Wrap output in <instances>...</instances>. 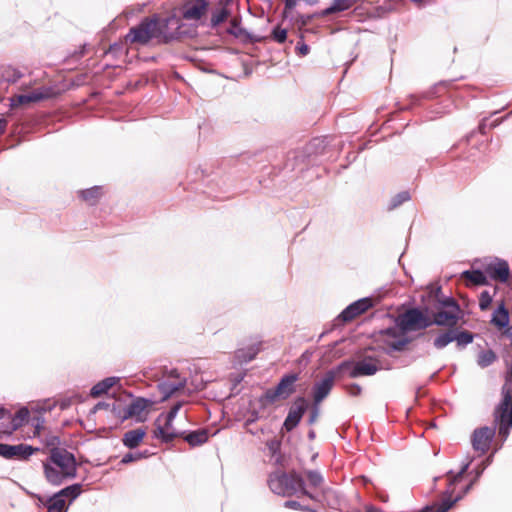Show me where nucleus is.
<instances>
[{"mask_svg": "<svg viewBox=\"0 0 512 512\" xmlns=\"http://www.w3.org/2000/svg\"><path fill=\"white\" fill-rule=\"evenodd\" d=\"M7 125V121L4 119H0V135L4 132Z\"/></svg>", "mask_w": 512, "mask_h": 512, "instance_id": "48", "label": "nucleus"}, {"mask_svg": "<svg viewBox=\"0 0 512 512\" xmlns=\"http://www.w3.org/2000/svg\"><path fill=\"white\" fill-rule=\"evenodd\" d=\"M491 301H492V296L489 295L487 290H484L480 297V303H479L480 308L482 310H486L490 306Z\"/></svg>", "mask_w": 512, "mask_h": 512, "instance_id": "39", "label": "nucleus"}, {"mask_svg": "<svg viewBox=\"0 0 512 512\" xmlns=\"http://www.w3.org/2000/svg\"><path fill=\"white\" fill-rule=\"evenodd\" d=\"M169 378L175 380V373H172V370L169 372Z\"/></svg>", "mask_w": 512, "mask_h": 512, "instance_id": "50", "label": "nucleus"}, {"mask_svg": "<svg viewBox=\"0 0 512 512\" xmlns=\"http://www.w3.org/2000/svg\"><path fill=\"white\" fill-rule=\"evenodd\" d=\"M268 486L277 495L290 497L300 493L313 499V496L305 489L303 478L296 471L272 472L268 477Z\"/></svg>", "mask_w": 512, "mask_h": 512, "instance_id": "2", "label": "nucleus"}, {"mask_svg": "<svg viewBox=\"0 0 512 512\" xmlns=\"http://www.w3.org/2000/svg\"><path fill=\"white\" fill-rule=\"evenodd\" d=\"M356 0H333V3L328 7L324 14H331L349 9Z\"/></svg>", "mask_w": 512, "mask_h": 512, "instance_id": "29", "label": "nucleus"}, {"mask_svg": "<svg viewBox=\"0 0 512 512\" xmlns=\"http://www.w3.org/2000/svg\"><path fill=\"white\" fill-rule=\"evenodd\" d=\"M82 196L86 201L93 202L100 196V188L93 187L91 189L85 190L82 192Z\"/></svg>", "mask_w": 512, "mask_h": 512, "instance_id": "37", "label": "nucleus"}, {"mask_svg": "<svg viewBox=\"0 0 512 512\" xmlns=\"http://www.w3.org/2000/svg\"><path fill=\"white\" fill-rule=\"evenodd\" d=\"M96 408H103V405H102L101 403H98V404L96 405Z\"/></svg>", "mask_w": 512, "mask_h": 512, "instance_id": "53", "label": "nucleus"}, {"mask_svg": "<svg viewBox=\"0 0 512 512\" xmlns=\"http://www.w3.org/2000/svg\"><path fill=\"white\" fill-rule=\"evenodd\" d=\"M29 414L30 413L27 408H21L13 416H11L5 409H0V419H4L6 416H9L10 418V425L3 430V433L10 435L22 427L28 421Z\"/></svg>", "mask_w": 512, "mask_h": 512, "instance_id": "18", "label": "nucleus"}, {"mask_svg": "<svg viewBox=\"0 0 512 512\" xmlns=\"http://www.w3.org/2000/svg\"><path fill=\"white\" fill-rule=\"evenodd\" d=\"M228 16V11L226 8L224 7H221L220 9H218L212 16V19H211V22L212 24L215 26V25H218L220 24L221 22H223Z\"/></svg>", "mask_w": 512, "mask_h": 512, "instance_id": "36", "label": "nucleus"}, {"mask_svg": "<svg viewBox=\"0 0 512 512\" xmlns=\"http://www.w3.org/2000/svg\"><path fill=\"white\" fill-rule=\"evenodd\" d=\"M40 449L28 444L9 445L0 443V456L8 460L27 461L34 453Z\"/></svg>", "mask_w": 512, "mask_h": 512, "instance_id": "11", "label": "nucleus"}, {"mask_svg": "<svg viewBox=\"0 0 512 512\" xmlns=\"http://www.w3.org/2000/svg\"><path fill=\"white\" fill-rule=\"evenodd\" d=\"M345 390L352 397H357L362 392L361 386L356 384V383H352V384L346 385L345 386Z\"/></svg>", "mask_w": 512, "mask_h": 512, "instance_id": "41", "label": "nucleus"}, {"mask_svg": "<svg viewBox=\"0 0 512 512\" xmlns=\"http://www.w3.org/2000/svg\"><path fill=\"white\" fill-rule=\"evenodd\" d=\"M35 497L47 507V512L67 511V505L64 499L56 498L54 495L48 499L38 495H36Z\"/></svg>", "mask_w": 512, "mask_h": 512, "instance_id": "25", "label": "nucleus"}, {"mask_svg": "<svg viewBox=\"0 0 512 512\" xmlns=\"http://www.w3.org/2000/svg\"><path fill=\"white\" fill-rule=\"evenodd\" d=\"M284 505L286 508L296 509V510L300 509V507H301L299 502L293 501V500L286 501Z\"/></svg>", "mask_w": 512, "mask_h": 512, "instance_id": "45", "label": "nucleus"}, {"mask_svg": "<svg viewBox=\"0 0 512 512\" xmlns=\"http://www.w3.org/2000/svg\"><path fill=\"white\" fill-rule=\"evenodd\" d=\"M149 401L144 398H137L130 403L124 412V419L136 417L142 420V414L147 409Z\"/></svg>", "mask_w": 512, "mask_h": 512, "instance_id": "22", "label": "nucleus"}, {"mask_svg": "<svg viewBox=\"0 0 512 512\" xmlns=\"http://www.w3.org/2000/svg\"><path fill=\"white\" fill-rule=\"evenodd\" d=\"M173 421L160 415L155 421L153 430L154 437L161 439L165 443L172 442L175 438H179L180 433L176 432L172 426Z\"/></svg>", "mask_w": 512, "mask_h": 512, "instance_id": "15", "label": "nucleus"}, {"mask_svg": "<svg viewBox=\"0 0 512 512\" xmlns=\"http://www.w3.org/2000/svg\"><path fill=\"white\" fill-rule=\"evenodd\" d=\"M453 341V330L449 329L448 331L440 334L434 340V346L437 349H442L446 347L449 343Z\"/></svg>", "mask_w": 512, "mask_h": 512, "instance_id": "33", "label": "nucleus"}, {"mask_svg": "<svg viewBox=\"0 0 512 512\" xmlns=\"http://www.w3.org/2000/svg\"><path fill=\"white\" fill-rule=\"evenodd\" d=\"M59 443H60L59 438L56 437V436H53V437H51L50 439H48L46 441V446L47 447H52L51 449H53V448H57Z\"/></svg>", "mask_w": 512, "mask_h": 512, "instance_id": "44", "label": "nucleus"}, {"mask_svg": "<svg viewBox=\"0 0 512 512\" xmlns=\"http://www.w3.org/2000/svg\"><path fill=\"white\" fill-rule=\"evenodd\" d=\"M306 477L309 481V484L313 487H319L323 482L322 476L316 471H307Z\"/></svg>", "mask_w": 512, "mask_h": 512, "instance_id": "35", "label": "nucleus"}, {"mask_svg": "<svg viewBox=\"0 0 512 512\" xmlns=\"http://www.w3.org/2000/svg\"><path fill=\"white\" fill-rule=\"evenodd\" d=\"M117 382V378L109 377L94 385L91 388L90 395L94 398L106 394Z\"/></svg>", "mask_w": 512, "mask_h": 512, "instance_id": "27", "label": "nucleus"}, {"mask_svg": "<svg viewBox=\"0 0 512 512\" xmlns=\"http://www.w3.org/2000/svg\"><path fill=\"white\" fill-rule=\"evenodd\" d=\"M407 343L408 341L406 339H400L389 343V346L394 350L401 351L405 348Z\"/></svg>", "mask_w": 512, "mask_h": 512, "instance_id": "42", "label": "nucleus"}, {"mask_svg": "<svg viewBox=\"0 0 512 512\" xmlns=\"http://www.w3.org/2000/svg\"><path fill=\"white\" fill-rule=\"evenodd\" d=\"M179 408H180L179 404L173 406L164 417L168 418V421H173L174 418L176 417V414L178 413Z\"/></svg>", "mask_w": 512, "mask_h": 512, "instance_id": "43", "label": "nucleus"}, {"mask_svg": "<svg viewBox=\"0 0 512 512\" xmlns=\"http://www.w3.org/2000/svg\"><path fill=\"white\" fill-rule=\"evenodd\" d=\"M43 469L46 480L52 485L58 486L62 484L64 480L70 478L62 470L57 468L55 465H52L50 462H44Z\"/></svg>", "mask_w": 512, "mask_h": 512, "instance_id": "21", "label": "nucleus"}, {"mask_svg": "<svg viewBox=\"0 0 512 512\" xmlns=\"http://www.w3.org/2000/svg\"><path fill=\"white\" fill-rule=\"evenodd\" d=\"M298 380V373L284 375L275 388L266 390L263 400L267 404H273L278 400L288 399L296 391L295 383Z\"/></svg>", "mask_w": 512, "mask_h": 512, "instance_id": "5", "label": "nucleus"}, {"mask_svg": "<svg viewBox=\"0 0 512 512\" xmlns=\"http://www.w3.org/2000/svg\"><path fill=\"white\" fill-rule=\"evenodd\" d=\"M144 455L142 453H127L121 460L122 464H129L131 462L138 461L142 459Z\"/></svg>", "mask_w": 512, "mask_h": 512, "instance_id": "40", "label": "nucleus"}, {"mask_svg": "<svg viewBox=\"0 0 512 512\" xmlns=\"http://www.w3.org/2000/svg\"><path fill=\"white\" fill-rule=\"evenodd\" d=\"M266 447L272 457L277 456L276 462H280V449H281V440L274 437L266 442Z\"/></svg>", "mask_w": 512, "mask_h": 512, "instance_id": "31", "label": "nucleus"}, {"mask_svg": "<svg viewBox=\"0 0 512 512\" xmlns=\"http://www.w3.org/2000/svg\"><path fill=\"white\" fill-rule=\"evenodd\" d=\"M494 421L498 425L499 435L505 440L512 428V363L502 387V400L494 412Z\"/></svg>", "mask_w": 512, "mask_h": 512, "instance_id": "3", "label": "nucleus"}, {"mask_svg": "<svg viewBox=\"0 0 512 512\" xmlns=\"http://www.w3.org/2000/svg\"><path fill=\"white\" fill-rule=\"evenodd\" d=\"M461 278L465 279L466 285H488V281L486 280V275L484 271L480 269H473L471 271H465L461 274Z\"/></svg>", "mask_w": 512, "mask_h": 512, "instance_id": "26", "label": "nucleus"}, {"mask_svg": "<svg viewBox=\"0 0 512 512\" xmlns=\"http://www.w3.org/2000/svg\"><path fill=\"white\" fill-rule=\"evenodd\" d=\"M307 409V402L304 397H298L290 408L288 415L284 421L283 428L290 432L301 421Z\"/></svg>", "mask_w": 512, "mask_h": 512, "instance_id": "14", "label": "nucleus"}, {"mask_svg": "<svg viewBox=\"0 0 512 512\" xmlns=\"http://www.w3.org/2000/svg\"><path fill=\"white\" fill-rule=\"evenodd\" d=\"M374 305L373 299L366 297L355 301L350 304L341 314L340 318L343 322H350L354 320L359 315L365 313L368 309L372 308Z\"/></svg>", "mask_w": 512, "mask_h": 512, "instance_id": "17", "label": "nucleus"}, {"mask_svg": "<svg viewBox=\"0 0 512 512\" xmlns=\"http://www.w3.org/2000/svg\"><path fill=\"white\" fill-rule=\"evenodd\" d=\"M398 197H399V201H398L397 204H400V203H402L404 201H407L409 199V194L407 192H403Z\"/></svg>", "mask_w": 512, "mask_h": 512, "instance_id": "47", "label": "nucleus"}, {"mask_svg": "<svg viewBox=\"0 0 512 512\" xmlns=\"http://www.w3.org/2000/svg\"><path fill=\"white\" fill-rule=\"evenodd\" d=\"M496 360V354L492 350L482 351L478 355L477 363L480 367L485 368Z\"/></svg>", "mask_w": 512, "mask_h": 512, "instance_id": "32", "label": "nucleus"}, {"mask_svg": "<svg viewBox=\"0 0 512 512\" xmlns=\"http://www.w3.org/2000/svg\"><path fill=\"white\" fill-rule=\"evenodd\" d=\"M480 268L483 269L486 278L490 277L499 283H506L510 275L508 263L498 258L484 259Z\"/></svg>", "mask_w": 512, "mask_h": 512, "instance_id": "9", "label": "nucleus"}, {"mask_svg": "<svg viewBox=\"0 0 512 512\" xmlns=\"http://www.w3.org/2000/svg\"><path fill=\"white\" fill-rule=\"evenodd\" d=\"M444 304L449 307V309L436 312L432 321L433 324L452 328L458 323L459 307L453 298H448Z\"/></svg>", "mask_w": 512, "mask_h": 512, "instance_id": "12", "label": "nucleus"}, {"mask_svg": "<svg viewBox=\"0 0 512 512\" xmlns=\"http://www.w3.org/2000/svg\"><path fill=\"white\" fill-rule=\"evenodd\" d=\"M494 436L495 427L485 426L474 430L471 436L473 449L481 455L485 454L490 449Z\"/></svg>", "mask_w": 512, "mask_h": 512, "instance_id": "13", "label": "nucleus"}, {"mask_svg": "<svg viewBox=\"0 0 512 512\" xmlns=\"http://www.w3.org/2000/svg\"><path fill=\"white\" fill-rule=\"evenodd\" d=\"M145 436L146 431L143 428L129 430L124 433L122 442L127 448L134 449L142 443Z\"/></svg>", "mask_w": 512, "mask_h": 512, "instance_id": "23", "label": "nucleus"}, {"mask_svg": "<svg viewBox=\"0 0 512 512\" xmlns=\"http://www.w3.org/2000/svg\"><path fill=\"white\" fill-rule=\"evenodd\" d=\"M53 96L51 88L37 87L31 88L29 86H21L20 93L14 95L9 99L10 108L17 109L21 107H28L31 104L41 102Z\"/></svg>", "mask_w": 512, "mask_h": 512, "instance_id": "4", "label": "nucleus"}, {"mask_svg": "<svg viewBox=\"0 0 512 512\" xmlns=\"http://www.w3.org/2000/svg\"><path fill=\"white\" fill-rule=\"evenodd\" d=\"M432 324V319L416 308L409 309L398 317V325L405 332L423 330Z\"/></svg>", "mask_w": 512, "mask_h": 512, "instance_id": "7", "label": "nucleus"}, {"mask_svg": "<svg viewBox=\"0 0 512 512\" xmlns=\"http://www.w3.org/2000/svg\"><path fill=\"white\" fill-rule=\"evenodd\" d=\"M298 50H299L300 54L306 55L309 52V47L305 44H302V45L298 46Z\"/></svg>", "mask_w": 512, "mask_h": 512, "instance_id": "46", "label": "nucleus"}, {"mask_svg": "<svg viewBox=\"0 0 512 512\" xmlns=\"http://www.w3.org/2000/svg\"><path fill=\"white\" fill-rule=\"evenodd\" d=\"M508 322L509 317L507 311L502 306L499 307V309L493 315L492 323L498 328L502 329L508 325Z\"/></svg>", "mask_w": 512, "mask_h": 512, "instance_id": "30", "label": "nucleus"}, {"mask_svg": "<svg viewBox=\"0 0 512 512\" xmlns=\"http://www.w3.org/2000/svg\"><path fill=\"white\" fill-rule=\"evenodd\" d=\"M52 465L62 470L66 475L73 478L76 475V461L73 454L64 449L53 448L47 460Z\"/></svg>", "mask_w": 512, "mask_h": 512, "instance_id": "10", "label": "nucleus"}, {"mask_svg": "<svg viewBox=\"0 0 512 512\" xmlns=\"http://www.w3.org/2000/svg\"><path fill=\"white\" fill-rule=\"evenodd\" d=\"M272 37L275 41L279 42V43H282L286 40L287 38V31L285 29H282L280 27H276L273 31H272Z\"/></svg>", "mask_w": 512, "mask_h": 512, "instance_id": "38", "label": "nucleus"}, {"mask_svg": "<svg viewBox=\"0 0 512 512\" xmlns=\"http://www.w3.org/2000/svg\"><path fill=\"white\" fill-rule=\"evenodd\" d=\"M250 350H252V354L249 356V358L247 360H252L254 359V357L257 355V353L259 352V348H251Z\"/></svg>", "mask_w": 512, "mask_h": 512, "instance_id": "49", "label": "nucleus"}, {"mask_svg": "<svg viewBox=\"0 0 512 512\" xmlns=\"http://www.w3.org/2000/svg\"><path fill=\"white\" fill-rule=\"evenodd\" d=\"M96 408H103V405H102L101 403H98V404L96 405Z\"/></svg>", "mask_w": 512, "mask_h": 512, "instance_id": "54", "label": "nucleus"}, {"mask_svg": "<svg viewBox=\"0 0 512 512\" xmlns=\"http://www.w3.org/2000/svg\"><path fill=\"white\" fill-rule=\"evenodd\" d=\"M35 428H36V431L34 432V435H39V426L36 425Z\"/></svg>", "mask_w": 512, "mask_h": 512, "instance_id": "51", "label": "nucleus"}, {"mask_svg": "<svg viewBox=\"0 0 512 512\" xmlns=\"http://www.w3.org/2000/svg\"><path fill=\"white\" fill-rule=\"evenodd\" d=\"M179 438H183L191 447L200 446L208 441V432L205 429H199L189 433L180 432Z\"/></svg>", "mask_w": 512, "mask_h": 512, "instance_id": "24", "label": "nucleus"}, {"mask_svg": "<svg viewBox=\"0 0 512 512\" xmlns=\"http://www.w3.org/2000/svg\"><path fill=\"white\" fill-rule=\"evenodd\" d=\"M473 338V334L469 331H461L457 334L453 331V341H456L459 346L471 343Z\"/></svg>", "mask_w": 512, "mask_h": 512, "instance_id": "34", "label": "nucleus"}, {"mask_svg": "<svg viewBox=\"0 0 512 512\" xmlns=\"http://www.w3.org/2000/svg\"><path fill=\"white\" fill-rule=\"evenodd\" d=\"M172 373H175V380L172 379L171 381H165L159 385L161 392L165 395V398L183 389L186 384L185 378L181 377L176 369H172Z\"/></svg>", "mask_w": 512, "mask_h": 512, "instance_id": "20", "label": "nucleus"}, {"mask_svg": "<svg viewBox=\"0 0 512 512\" xmlns=\"http://www.w3.org/2000/svg\"><path fill=\"white\" fill-rule=\"evenodd\" d=\"M345 368H351L349 377L357 378L361 376H372L376 374L380 369V362L378 359L372 356H366L363 359L356 362L345 361L338 366V370Z\"/></svg>", "mask_w": 512, "mask_h": 512, "instance_id": "8", "label": "nucleus"}, {"mask_svg": "<svg viewBox=\"0 0 512 512\" xmlns=\"http://www.w3.org/2000/svg\"><path fill=\"white\" fill-rule=\"evenodd\" d=\"M338 371V369L328 371L323 379L315 384L313 391V399L315 404H319L328 396L334 386Z\"/></svg>", "mask_w": 512, "mask_h": 512, "instance_id": "16", "label": "nucleus"}, {"mask_svg": "<svg viewBox=\"0 0 512 512\" xmlns=\"http://www.w3.org/2000/svg\"><path fill=\"white\" fill-rule=\"evenodd\" d=\"M469 464H465L462 469L456 474L451 475V472L448 473L449 478V487L444 492L443 497L440 502H436L433 505L426 507L423 512H448L453 505L461 499L462 496H456L455 498H452L453 494V488L452 486L461 481L463 475L468 469Z\"/></svg>", "mask_w": 512, "mask_h": 512, "instance_id": "6", "label": "nucleus"}, {"mask_svg": "<svg viewBox=\"0 0 512 512\" xmlns=\"http://www.w3.org/2000/svg\"><path fill=\"white\" fill-rule=\"evenodd\" d=\"M207 10V2L205 0H194L186 3L182 8L183 18L189 21L199 20Z\"/></svg>", "mask_w": 512, "mask_h": 512, "instance_id": "19", "label": "nucleus"}, {"mask_svg": "<svg viewBox=\"0 0 512 512\" xmlns=\"http://www.w3.org/2000/svg\"><path fill=\"white\" fill-rule=\"evenodd\" d=\"M81 493V485L80 484H73L71 486H68L59 492L55 493L54 496L56 498L64 499L69 498L70 502L73 501L78 495Z\"/></svg>", "mask_w": 512, "mask_h": 512, "instance_id": "28", "label": "nucleus"}, {"mask_svg": "<svg viewBox=\"0 0 512 512\" xmlns=\"http://www.w3.org/2000/svg\"><path fill=\"white\" fill-rule=\"evenodd\" d=\"M471 485H472V483H470L469 485L466 486L465 492H467L470 489Z\"/></svg>", "mask_w": 512, "mask_h": 512, "instance_id": "52", "label": "nucleus"}, {"mask_svg": "<svg viewBox=\"0 0 512 512\" xmlns=\"http://www.w3.org/2000/svg\"><path fill=\"white\" fill-rule=\"evenodd\" d=\"M180 30L179 19L175 16L163 19H151L132 28L126 35L125 41L130 44H146L150 39L163 36L164 38L184 34Z\"/></svg>", "mask_w": 512, "mask_h": 512, "instance_id": "1", "label": "nucleus"}]
</instances>
